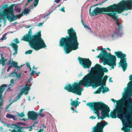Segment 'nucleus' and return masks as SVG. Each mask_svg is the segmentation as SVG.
<instances>
[{"mask_svg":"<svg viewBox=\"0 0 132 132\" xmlns=\"http://www.w3.org/2000/svg\"><path fill=\"white\" fill-rule=\"evenodd\" d=\"M32 50H29L28 51H26L25 52V54H31L32 53Z\"/></svg>","mask_w":132,"mask_h":132,"instance_id":"40","label":"nucleus"},{"mask_svg":"<svg viewBox=\"0 0 132 132\" xmlns=\"http://www.w3.org/2000/svg\"><path fill=\"white\" fill-rule=\"evenodd\" d=\"M126 119L127 120V121H128L129 122L131 121V118L130 114L128 116Z\"/></svg>","mask_w":132,"mask_h":132,"instance_id":"42","label":"nucleus"},{"mask_svg":"<svg viewBox=\"0 0 132 132\" xmlns=\"http://www.w3.org/2000/svg\"><path fill=\"white\" fill-rule=\"evenodd\" d=\"M108 65H109L111 67L110 68V70H111L112 69H114V67L116 66V63H115V64H113V65L111 64H108Z\"/></svg>","mask_w":132,"mask_h":132,"instance_id":"37","label":"nucleus"},{"mask_svg":"<svg viewBox=\"0 0 132 132\" xmlns=\"http://www.w3.org/2000/svg\"><path fill=\"white\" fill-rule=\"evenodd\" d=\"M132 90L130 89H128L124 93V110H125V100L128 102L127 104L128 107L130 108H132V102L131 100V96Z\"/></svg>","mask_w":132,"mask_h":132,"instance_id":"11","label":"nucleus"},{"mask_svg":"<svg viewBox=\"0 0 132 132\" xmlns=\"http://www.w3.org/2000/svg\"><path fill=\"white\" fill-rule=\"evenodd\" d=\"M6 34H5L3 35L2 37L1 38L0 40H3L6 39Z\"/></svg>","mask_w":132,"mask_h":132,"instance_id":"41","label":"nucleus"},{"mask_svg":"<svg viewBox=\"0 0 132 132\" xmlns=\"http://www.w3.org/2000/svg\"><path fill=\"white\" fill-rule=\"evenodd\" d=\"M18 114L19 117L21 118L24 117L25 116V115L23 112H21L20 113H18Z\"/></svg>","mask_w":132,"mask_h":132,"instance_id":"39","label":"nucleus"},{"mask_svg":"<svg viewBox=\"0 0 132 132\" xmlns=\"http://www.w3.org/2000/svg\"><path fill=\"white\" fill-rule=\"evenodd\" d=\"M15 75H16V77L18 78V80H19L21 76L22 73H19L18 74L17 73H14V71H13L10 73V75L9 76V77H14Z\"/></svg>","mask_w":132,"mask_h":132,"instance_id":"24","label":"nucleus"},{"mask_svg":"<svg viewBox=\"0 0 132 132\" xmlns=\"http://www.w3.org/2000/svg\"><path fill=\"white\" fill-rule=\"evenodd\" d=\"M52 11H51V12H50L49 14H46V15H44L43 17V22H45L46 20L48 19L49 18V17L48 16V15L50 14L52 12Z\"/></svg>","mask_w":132,"mask_h":132,"instance_id":"32","label":"nucleus"},{"mask_svg":"<svg viewBox=\"0 0 132 132\" xmlns=\"http://www.w3.org/2000/svg\"><path fill=\"white\" fill-rule=\"evenodd\" d=\"M30 11V10L28 8L27 9H24L23 10V11L22 12H23V13L22 14H21V15L23 16V13L24 14H28Z\"/></svg>","mask_w":132,"mask_h":132,"instance_id":"33","label":"nucleus"},{"mask_svg":"<svg viewBox=\"0 0 132 132\" xmlns=\"http://www.w3.org/2000/svg\"><path fill=\"white\" fill-rule=\"evenodd\" d=\"M61 0H55L54 2L57 3H59Z\"/></svg>","mask_w":132,"mask_h":132,"instance_id":"62","label":"nucleus"},{"mask_svg":"<svg viewBox=\"0 0 132 132\" xmlns=\"http://www.w3.org/2000/svg\"><path fill=\"white\" fill-rule=\"evenodd\" d=\"M15 11L16 12H19L21 11V9L19 8H15Z\"/></svg>","mask_w":132,"mask_h":132,"instance_id":"44","label":"nucleus"},{"mask_svg":"<svg viewBox=\"0 0 132 132\" xmlns=\"http://www.w3.org/2000/svg\"><path fill=\"white\" fill-rule=\"evenodd\" d=\"M31 29H29L28 34L22 37L21 40L28 42L30 47L36 51L46 47L44 40L41 38L40 32H37L32 35Z\"/></svg>","mask_w":132,"mask_h":132,"instance_id":"2","label":"nucleus"},{"mask_svg":"<svg viewBox=\"0 0 132 132\" xmlns=\"http://www.w3.org/2000/svg\"><path fill=\"white\" fill-rule=\"evenodd\" d=\"M6 117L8 118H12L14 120L17 119L15 117V116L12 114L7 113L6 114Z\"/></svg>","mask_w":132,"mask_h":132,"instance_id":"26","label":"nucleus"},{"mask_svg":"<svg viewBox=\"0 0 132 132\" xmlns=\"http://www.w3.org/2000/svg\"><path fill=\"white\" fill-rule=\"evenodd\" d=\"M92 7V6H91L90 8L89 9V12L90 13V14L92 15V14L93 13V12L92 13L91 12V8Z\"/></svg>","mask_w":132,"mask_h":132,"instance_id":"57","label":"nucleus"},{"mask_svg":"<svg viewBox=\"0 0 132 132\" xmlns=\"http://www.w3.org/2000/svg\"><path fill=\"white\" fill-rule=\"evenodd\" d=\"M16 81L13 79H11L10 81V82L11 84L10 85H9L7 86V85L6 84H5L6 85V86L5 87V89L3 91V92L4 90L5 89V88H7V90H11V89H10L13 86V84H14L15 83H16ZM5 85V84H4ZM4 85V84L2 85Z\"/></svg>","mask_w":132,"mask_h":132,"instance_id":"20","label":"nucleus"},{"mask_svg":"<svg viewBox=\"0 0 132 132\" xmlns=\"http://www.w3.org/2000/svg\"><path fill=\"white\" fill-rule=\"evenodd\" d=\"M38 122L37 121H36L35 122L33 123V124L32 126H32V127H34L35 126V124L36 123H38Z\"/></svg>","mask_w":132,"mask_h":132,"instance_id":"52","label":"nucleus"},{"mask_svg":"<svg viewBox=\"0 0 132 132\" xmlns=\"http://www.w3.org/2000/svg\"><path fill=\"white\" fill-rule=\"evenodd\" d=\"M12 68V65H11L10 66L8 67V68H7V71H9V70H10V69L11 68Z\"/></svg>","mask_w":132,"mask_h":132,"instance_id":"55","label":"nucleus"},{"mask_svg":"<svg viewBox=\"0 0 132 132\" xmlns=\"http://www.w3.org/2000/svg\"><path fill=\"white\" fill-rule=\"evenodd\" d=\"M35 7L34 6V4H33L32 5H31L29 7H28L29 9L30 10H31V9H33L34 7Z\"/></svg>","mask_w":132,"mask_h":132,"instance_id":"49","label":"nucleus"},{"mask_svg":"<svg viewBox=\"0 0 132 132\" xmlns=\"http://www.w3.org/2000/svg\"><path fill=\"white\" fill-rule=\"evenodd\" d=\"M3 128L1 126H0V131L2 132H5L7 131V129H5L4 130H3Z\"/></svg>","mask_w":132,"mask_h":132,"instance_id":"45","label":"nucleus"},{"mask_svg":"<svg viewBox=\"0 0 132 132\" xmlns=\"http://www.w3.org/2000/svg\"><path fill=\"white\" fill-rule=\"evenodd\" d=\"M22 125L24 126H27V125L24 122H22Z\"/></svg>","mask_w":132,"mask_h":132,"instance_id":"59","label":"nucleus"},{"mask_svg":"<svg viewBox=\"0 0 132 132\" xmlns=\"http://www.w3.org/2000/svg\"><path fill=\"white\" fill-rule=\"evenodd\" d=\"M101 87L98 88L97 90L94 93L95 94H100L101 92L102 89H104V87L103 85H101Z\"/></svg>","mask_w":132,"mask_h":132,"instance_id":"27","label":"nucleus"},{"mask_svg":"<svg viewBox=\"0 0 132 132\" xmlns=\"http://www.w3.org/2000/svg\"><path fill=\"white\" fill-rule=\"evenodd\" d=\"M15 129H18L19 130V129L21 130H23L24 129H27V127H22L20 126H18L17 125H15Z\"/></svg>","mask_w":132,"mask_h":132,"instance_id":"30","label":"nucleus"},{"mask_svg":"<svg viewBox=\"0 0 132 132\" xmlns=\"http://www.w3.org/2000/svg\"><path fill=\"white\" fill-rule=\"evenodd\" d=\"M126 112L124 110V132H128L129 131V129L128 128L131 124L129 121H127L125 122V119L126 118Z\"/></svg>","mask_w":132,"mask_h":132,"instance_id":"19","label":"nucleus"},{"mask_svg":"<svg viewBox=\"0 0 132 132\" xmlns=\"http://www.w3.org/2000/svg\"><path fill=\"white\" fill-rule=\"evenodd\" d=\"M96 118V117H95L94 116H91L89 117V118L91 119H95Z\"/></svg>","mask_w":132,"mask_h":132,"instance_id":"54","label":"nucleus"},{"mask_svg":"<svg viewBox=\"0 0 132 132\" xmlns=\"http://www.w3.org/2000/svg\"><path fill=\"white\" fill-rule=\"evenodd\" d=\"M22 120H23L24 122H26V121L27 120V119H25L24 118H22V119H20Z\"/></svg>","mask_w":132,"mask_h":132,"instance_id":"63","label":"nucleus"},{"mask_svg":"<svg viewBox=\"0 0 132 132\" xmlns=\"http://www.w3.org/2000/svg\"><path fill=\"white\" fill-rule=\"evenodd\" d=\"M102 90V92L103 94L109 91V88L106 87H104V89H103Z\"/></svg>","mask_w":132,"mask_h":132,"instance_id":"36","label":"nucleus"},{"mask_svg":"<svg viewBox=\"0 0 132 132\" xmlns=\"http://www.w3.org/2000/svg\"><path fill=\"white\" fill-rule=\"evenodd\" d=\"M7 60V59L3 57H1L0 60V64L3 66H4L5 65V62H6Z\"/></svg>","mask_w":132,"mask_h":132,"instance_id":"29","label":"nucleus"},{"mask_svg":"<svg viewBox=\"0 0 132 132\" xmlns=\"http://www.w3.org/2000/svg\"><path fill=\"white\" fill-rule=\"evenodd\" d=\"M34 74H37V72L33 70H32V71L31 72V73L30 74V75L31 76H33Z\"/></svg>","mask_w":132,"mask_h":132,"instance_id":"48","label":"nucleus"},{"mask_svg":"<svg viewBox=\"0 0 132 132\" xmlns=\"http://www.w3.org/2000/svg\"><path fill=\"white\" fill-rule=\"evenodd\" d=\"M71 105L72 106H74L76 108L79 105V104L80 103L77 100L73 101L71 99Z\"/></svg>","mask_w":132,"mask_h":132,"instance_id":"25","label":"nucleus"},{"mask_svg":"<svg viewBox=\"0 0 132 132\" xmlns=\"http://www.w3.org/2000/svg\"><path fill=\"white\" fill-rule=\"evenodd\" d=\"M100 68L101 70L102 71L104 72H108V70L105 68H103L100 65Z\"/></svg>","mask_w":132,"mask_h":132,"instance_id":"34","label":"nucleus"},{"mask_svg":"<svg viewBox=\"0 0 132 132\" xmlns=\"http://www.w3.org/2000/svg\"><path fill=\"white\" fill-rule=\"evenodd\" d=\"M26 128H27V129L29 128V131H31L32 129V126H30L29 127H27Z\"/></svg>","mask_w":132,"mask_h":132,"instance_id":"51","label":"nucleus"},{"mask_svg":"<svg viewBox=\"0 0 132 132\" xmlns=\"http://www.w3.org/2000/svg\"><path fill=\"white\" fill-rule=\"evenodd\" d=\"M103 62L104 65L110 64H113L116 63V58L114 55L111 54L109 53L104 50L102 49L98 57Z\"/></svg>","mask_w":132,"mask_h":132,"instance_id":"9","label":"nucleus"},{"mask_svg":"<svg viewBox=\"0 0 132 132\" xmlns=\"http://www.w3.org/2000/svg\"><path fill=\"white\" fill-rule=\"evenodd\" d=\"M126 56V54H124V71L126 70L127 66V64L126 62L127 58H125Z\"/></svg>","mask_w":132,"mask_h":132,"instance_id":"31","label":"nucleus"},{"mask_svg":"<svg viewBox=\"0 0 132 132\" xmlns=\"http://www.w3.org/2000/svg\"><path fill=\"white\" fill-rule=\"evenodd\" d=\"M68 35L65 37H62L59 41V45L63 47L65 54H68L72 51L76 50L79 48V43L77 37L75 30L71 28L67 30Z\"/></svg>","mask_w":132,"mask_h":132,"instance_id":"1","label":"nucleus"},{"mask_svg":"<svg viewBox=\"0 0 132 132\" xmlns=\"http://www.w3.org/2000/svg\"><path fill=\"white\" fill-rule=\"evenodd\" d=\"M17 125H22V122H18L16 123Z\"/></svg>","mask_w":132,"mask_h":132,"instance_id":"60","label":"nucleus"},{"mask_svg":"<svg viewBox=\"0 0 132 132\" xmlns=\"http://www.w3.org/2000/svg\"><path fill=\"white\" fill-rule=\"evenodd\" d=\"M104 14H107L112 17L114 20L115 22L118 27V29H116L114 31V33L110 35L108 37L110 39L114 40L116 39L117 37H120L122 36V31L121 29L123 28L121 23H120L118 21V16L116 15L117 13V12L104 13Z\"/></svg>","mask_w":132,"mask_h":132,"instance_id":"7","label":"nucleus"},{"mask_svg":"<svg viewBox=\"0 0 132 132\" xmlns=\"http://www.w3.org/2000/svg\"><path fill=\"white\" fill-rule=\"evenodd\" d=\"M13 41L16 44H18L19 43V41L17 38H15L14 40Z\"/></svg>","mask_w":132,"mask_h":132,"instance_id":"47","label":"nucleus"},{"mask_svg":"<svg viewBox=\"0 0 132 132\" xmlns=\"http://www.w3.org/2000/svg\"><path fill=\"white\" fill-rule=\"evenodd\" d=\"M32 0H28L26 4V5L28 4L29 2H31Z\"/></svg>","mask_w":132,"mask_h":132,"instance_id":"61","label":"nucleus"},{"mask_svg":"<svg viewBox=\"0 0 132 132\" xmlns=\"http://www.w3.org/2000/svg\"><path fill=\"white\" fill-rule=\"evenodd\" d=\"M8 6L7 4H4L3 6V7L5 10H3L1 11L0 14V16H6L7 19L10 22L16 20L19 17H21V15L23 13V12L18 15H14L13 7L11 6L8 7Z\"/></svg>","mask_w":132,"mask_h":132,"instance_id":"8","label":"nucleus"},{"mask_svg":"<svg viewBox=\"0 0 132 132\" xmlns=\"http://www.w3.org/2000/svg\"><path fill=\"white\" fill-rule=\"evenodd\" d=\"M107 124V123L105 122L101 121L98 122L96 126L93 127V131L92 132H103V128Z\"/></svg>","mask_w":132,"mask_h":132,"instance_id":"15","label":"nucleus"},{"mask_svg":"<svg viewBox=\"0 0 132 132\" xmlns=\"http://www.w3.org/2000/svg\"><path fill=\"white\" fill-rule=\"evenodd\" d=\"M22 65H21L20 66H19V69H18V70L16 71V70H15L14 71V73H17V72L19 70H20V68L22 67Z\"/></svg>","mask_w":132,"mask_h":132,"instance_id":"53","label":"nucleus"},{"mask_svg":"<svg viewBox=\"0 0 132 132\" xmlns=\"http://www.w3.org/2000/svg\"><path fill=\"white\" fill-rule=\"evenodd\" d=\"M96 70L95 72L92 73H89L87 75L84 77V78H86L89 80L93 81L95 79L94 74L96 72L98 71H101L100 68V65L98 64H96L95 67H92L90 69V71Z\"/></svg>","mask_w":132,"mask_h":132,"instance_id":"13","label":"nucleus"},{"mask_svg":"<svg viewBox=\"0 0 132 132\" xmlns=\"http://www.w3.org/2000/svg\"><path fill=\"white\" fill-rule=\"evenodd\" d=\"M114 54L117 57L120 58V62L118 63L119 67H121L124 71V54L120 51L115 52Z\"/></svg>","mask_w":132,"mask_h":132,"instance_id":"16","label":"nucleus"},{"mask_svg":"<svg viewBox=\"0 0 132 132\" xmlns=\"http://www.w3.org/2000/svg\"><path fill=\"white\" fill-rule=\"evenodd\" d=\"M45 115V114H42L41 112L38 113L34 111H29L27 114L28 118L33 121L37 120L39 116L42 117H43Z\"/></svg>","mask_w":132,"mask_h":132,"instance_id":"12","label":"nucleus"},{"mask_svg":"<svg viewBox=\"0 0 132 132\" xmlns=\"http://www.w3.org/2000/svg\"><path fill=\"white\" fill-rule=\"evenodd\" d=\"M44 22H43H43H40L38 23V24L37 25V26L38 27H42L43 26V24Z\"/></svg>","mask_w":132,"mask_h":132,"instance_id":"46","label":"nucleus"},{"mask_svg":"<svg viewBox=\"0 0 132 132\" xmlns=\"http://www.w3.org/2000/svg\"><path fill=\"white\" fill-rule=\"evenodd\" d=\"M0 121L3 124V126L4 127L6 126L7 128H11L15 129V125L14 124H13L12 125H10V124H7V123H5L1 120V119L0 118Z\"/></svg>","mask_w":132,"mask_h":132,"instance_id":"22","label":"nucleus"},{"mask_svg":"<svg viewBox=\"0 0 132 132\" xmlns=\"http://www.w3.org/2000/svg\"><path fill=\"white\" fill-rule=\"evenodd\" d=\"M78 60L81 66L84 68H89L91 67L92 62L88 59L82 58L79 57Z\"/></svg>","mask_w":132,"mask_h":132,"instance_id":"14","label":"nucleus"},{"mask_svg":"<svg viewBox=\"0 0 132 132\" xmlns=\"http://www.w3.org/2000/svg\"><path fill=\"white\" fill-rule=\"evenodd\" d=\"M12 59L11 58L9 62L7 63V65H9L11 64L12 67H14L18 69H19V67L18 65V63L17 62H14L12 61Z\"/></svg>","mask_w":132,"mask_h":132,"instance_id":"21","label":"nucleus"},{"mask_svg":"<svg viewBox=\"0 0 132 132\" xmlns=\"http://www.w3.org/2000/svg\"><path fill=\"white\" fill-rule=\"evenodd\" d=\"M92 82L93 81L91 80L86 78H84V77L79 82H75L72 84H68L66 85L64 89L68 92L81 95V92L84 90L83 87L81 88V86L84 85V86L88 87Z\"/></svg>","mask_w":132,"mask_h":132,"instance_id":"5","label":"nucleus"},{"mask_svg":"<svg viewBox=\"0 0 132 132\" xmlns=\"http://www.w3.org/2000/svg\"><path fill=\"white\" fill-rule=\"evenodd\" d=\"M129 80L131 81L129 82L128 86L129 87V89H130L132 90V75L129 76Z\"/></svg>","mask_w":132,"mask_h":132,"instance_id":"28","label":"nucleus"},{"mask_svg":"<svg viewBox=\"0 0 132 132\" xmlns=\"http://www.w3.org/2000/svg\"><path fill=\"white\" fill-rule=\"evenodd\" d=\"M122 98L118 101L113 98L111 99V100L114 103H116L113 110L110 112V116L112 118L118 117L121 120L122 125L121 130H124V91L122 92Z\"/></svg>","mask_w":132,"mask_h":132,"instance_id":"4","label":"nucleus"},{"mask_svg":"<svg viewBox=\"0 0 132 132\" xmlns=\"http://www.w3.org/2000/svg\"><path fill=\"white\" fill-rule=\"evenodd\" d=\"M18 132H26L25 131H23V130H21L20 129L18 130Z\"/></svg>","mask_w":132,"mask_h":132,"instance_id":"64","label":"nucleus"},{"mask_svg":"<svg viewBox=\"0 0 132 132\" xmlns=\"http://www.w3.org/2000/svg\"><path fill=\"white\" fill-rule=\"evenodd\" d=\"M65 7H63L62 8H61V9H60V10L61 11L63 12H65V11L64 10Z\"/></svg>","mask_w":132,"mask_h":132,"instance_id":"56","label":"nucleus"},{"mask_svg":"<svg viewBox=\"0 0 132 132\" xmlns=\"http://www.w3.org/2000/svg\"><path fill=\"white\" fill-rule=\"evenodd\" d=\"M132 9V0H124V11Z\"/></svg>","mask_w":132,"mask_h":132,"instance_id":"17","label":"nucleus"},{"mask_svg":"<svg viewBox=\"0 0 132 132\" xmlns=\"http://www.w3.org/2000/svg\"><path fill=\"white\" fill-rule=\"evenodd\" d=\"M19 100V99L16 97V98L14 99V100L11 103H10L7 106L9 107L13 103L16 102Z\"/></svg>","mask_w":132,"mask_h":132,"instance_id":"35","label":"nucleus"},{"mask_svg":"<svg viewBox=\"0 0 132 132\" xmlns=\"http://www.w3.org/2000/svg\"><path fill=\"white\" fill-rule=\"evenodd\" d=\"M26 65L28 68H30V63L29 62L27 63H26Z\"/></svg>","mask_w":132,"mask_h":132,"instance_id":"58","label":"nucleus"},{"mask_svg":"<svg viewBox=\"0 0 132 132\" xmlns=\"http://www.w3.org/2000/svg\"><path fill=\"white\" fill-rule=\"evenodd\" d=\"M39 0H34V5L35 7H36L38 5Z\"/></svg>","mask_w":132,"mask_h":132,"instance_id":"38","label":"nucleus"},{"mask_svg":"<svg viewBox=\"0 0 132 132\" xmlns=\"http://www.w3.org/2000/svg\"><path fill=\"white\" fill-rule=\"evenodd\" d=\"M20 90V92L16 96L19 99L23 93H24L25 95H27L28 94L29 90V88H26L25 87H23L21 88Z\"/></svg>","mask_w":132,"mask_h":132,"instance_id":"18","label":"nucleus"},{"mask_svg":"<svg viewBox=\"0 0 132 132\" xmlns=\"http://www.w3.org/2000/svg\"><path fill=\"white\" fill-rule=\"evenodd\" d=\"M87 28L88 29H89L90 30V32L91 34L93 36L94 35V32H93V31L92 30V29L89 27H88Z\"/></svg>","mask_w":132,"mask_h":132,"instance_id":"43","label":"nucleus"},{"mask_svg":"<svg viewBox=\"0 0 132 132\" xmlns=\"http://www.w3.org/2000/svg\"><path fill=\"white\" fill-rule=\"evenodd\" d=\"M124 10V0L117 4H114L107 7L100 8L96 7L93 11L92 16L96 15L104 12H117L120 13Z\"/></svg>","mask_w":132,"mask_h":132,"instance_id":"6","label":"nucleus"},{"mask_svg":"<svg viewBox=\"0 0 132 132\" xmlns=\"http://www.w3.org/2000/svg\"><path fill=\"white\" fill-rule=\"evenodd\" d=\"M104 75V72L102 71L97 72L94 74L95 79L93 81L96 87H98L101 85H105L106 80L108 77L105 75L102 79Z\"/></svg>","mask_w":132,"mask_h":132,"instance_id":"10","label":"nucleus"},{"mask_svg":"<svg viewBox=\"0 0 132 132\" xmlns=\"http://www.w3.org/2000/svg\"><path fill=\"white\" fill-rule=\"evenodd\" d=\"M10 45L13 48L15 52V53H13V55H14L15 54H17V52L18 51V45L16 44L13 43H11L10 44Z\"/></svg>","mask_w":132,"mask_h":132,"instance_id":"23","label":"nucleus"},{"mask_svg":"<svg viewBox=\"0 0 132 132\" xmlns=\"http://www.w3.org/2000/svg\"><path fill=\"white\" fill-rule=\"evenodd\" d=\"M86 105L93 110V113L96 114L98 119L103 120L106 117H109V108L103 102H89L86 103Z\"/></svg>","mask_w":132,"mask_h":132,"instance_id":"3","label":"nucleus"},{"mask_svg":"<svg viewBox=\"0 0 132 132\" xmlns=\"http://www.w3.org/2000/svg\"><path fill=\"white\" fill-rule=\"evenodd\" d=\"M9 130L10 131H11V132H18V129H14L12 130L11 129H9Z\"/></svg>","mask_w":132,"mask_h":132,"instance_id":"50","label":"nucleus"}]
</instances>
